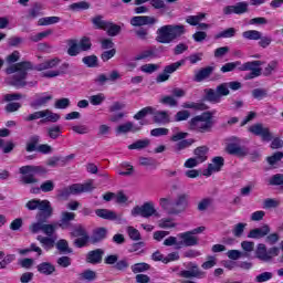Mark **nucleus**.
I'll return each instance as SVG.
<instances>
[{"mask_svg":"<svg viewBox=\"0 0 283 283\" xmlns=\"http://www.w3.org/2000/svg\"><path fill=\"white\" fill-rule=\"evenodd\" d=\"M59 63H61V59L54 57L52 60H48L41 64H38L36 66H34V64H32V62L30 61H22L10 65L6 69V74H13L11 80L9 81V85H12L13 87H25V85L34 87V85H36V82L28 83L25 81V78H28V72H30V70H36V72H43V70H52V67H56Z\"/></svg>","mask_w":283,"mask_h":283,"instance_id":"nucleus-1","label":"nucleus"},{"mask_svg":"<svg viewBox=\"0 0 283 283\" xmlns=\"http://www.w3.org/2000/svg\"><path fill=\"white\" fill-rule=\"evenodd\" d=\"M263 64L264 63L262 61L245 62L244 64H242V62L240 61L229 62L221 67V72L223 74H227V72H233V70H237L238 67L240 72H250L245 74L244 81H251L252 78H258V76H262V67L260 66Z\"/></svg>","mask_w":283,"mask_h":283,"instance_id":"nucleus-2","label":"nucleus"},{"mask_svg":"<svg viewBox=\"0 0 283 283\" xmlns=\"http://www.w3.org/2000/svg\"><path fill=\"white\" fill-rule=\"evenodd\" d=\"M187 34V29L184 24H167L157 30V43H171L180 36Z\"/></svg>","mask_w":283,"mask_h":283,"instance_id":"nucleus-3","label":"nucleus"},{"mask_svg":"<svg viewBox=\"0 0 283 283\" xmlns=\"http://www.w3.org/2000/svg\"><path fill=\"white\" fill-rule=\"evenodd\" d=\"M25 209H28V211H36L38 209L39 212L35 218L41 222H48L54 213V208H52L50 200L31 199L25 203Z\"/></svg>","mask_w":283,"mask_h":283,"instance_id":"nucleus-4","label":"nucleus"},{"mask_svg":"<svg viewBox=\"0 0 283 283\" xmlns=\"http://www.w3.org/2000/svg\"><path fill=\"white\" fill-rule=\"evenodd\" d=\"M188 127L191 132L209 134L213 129V114L211 112H205L201 115L192 117L188 122Z\"/></svg>","mask_w":283,"mask_h":283,"instance_id":"nucleus-5","label":"nucleus"},{"mask_svg":"<svg viewBox=\"0 0 283 283\" xmlns=\"http://www.w3.org/2000/svg\"><path fill=\"white\" fill-rule=\"evenodd\" d=\"M226 151L230 154V156H238L239 158L249 156V148L242 146V140L235 136L227 139Z\"/></svg>","mask_w":283,"mask_h":283,"instance_id":"nucleus-6","label":"nucleus"},{"mask_svg":"<svg viewBox=\"0 0 283 283\" xmlns=\"http://www.w3.org/2000/svg\"><path fill=\"white\" fill-rule=\"evenodd\" d=\"M70 235H71V238H76L73 241V244L77 249H83V247H87V243L90 242V233H87V230L81 223L75 224L72 228Z\"/></svg>","mask_w":283,"mask_h":283,"instance_id":"nucleus-7","label":"nucleus"},{"mask_svg":"<svg viewBox=\"0 0 283 283\" xmlns=\"http://www.w3.org/2000/svg\"><path fill=\"white\" fill-rule=\"evenodd\" d=\"M92 22L98 30H106L108 36H118L120 34V25L103 20V15L95 17Z\"/></svg>","mask_w":283,"mask_h":283,"instance_id":"nucleus-8","label":"nucleus"},{"mask_svg":"<svg viewBox=\"0 0 283 283\" xmlns=\"http://www.w3.org/2000/svg\"><path fill=\"white\" fill-rule=\"evenodd\" d=\"M189 208V195L187 193H178L175 198L171 209L169 211V216H180V213H185Z\"/></svg>","mask_w":283,"mask_h":283,"instance_id":"nucleus-9","label":"nucleus"},{"mask_svg":"<svg viewBox=\"0 0 283 283\" xmlns=\"http://www.w3.org/2000/svg\"><path fill=\"white\" fill-rule=\"evenodd\" d=\"M130 216H133V218H137V216H140L142 218H151V216H158V211H156L154 202L148 201L143 206L134 207L130 211Z\"/></svg>","mask_w":283,"mask_h":283,"instance_id":"nucleus-10","label":"nucleus"},{"mask_svg":"<svg viewBox=\"0 0 283 283\" xmlns=\"http://www.w3.org/2000/svg\"><path fill=\"white\" fill-rule=\"evenodd\" d=\"M249 132L254 136H260L261 139L265 143H271V140H273V133H271L269 127L264 126L262 123L250 126Z\"/></svg>","mask_w":283,"mask_h":283,"instance_id":"nucleus-11","label":"nucleus"},{"mask_svg":"<svg viewBox=\"0 0 283 283\" xmlns=\"http://www.w3.org/2000/svg\"><path fill=\"white\" fill-rule=\"evenodd\" d=\"M178 243L177 248L182 249V247H198L200 239L196 237L191 231L182 232L177 235Z\"/></svg>","mask_w":283,"mask_h":283,"instance_id":"nucleus-12","label":"nucleus"},{"mask_svg":"<svg viewBox=\"0 0 283 283\" xmlns=\"http://www.w3.org/2000/svg\"><path fill=\"white\" fill-rule=\"evenodd\" d=\"M182 65H185V60L165 66L164 72L156 77V83H165V81H169V74H174V72L182 67Z\"/></svg>","mask_w":283,"mask_h":283,"instance_id":"nucleus-13","label":"nucleus"},{"mask_svg":"<svg viewBox=\"0 0 283 283\" xmlns=\"http://www.w3.org/2000/svg\"><path fill=\"white\" fill-rule=\"evenodd\" d=\"M224 167V158L217 156L212 158V163L208 165V168L203 170V176L209 178V176L213 174H218V171H222V168Z\"/></svg>","mask_w":283,"mask_h":283,"instance_id":"nucleus-14","label":"nucleus"},{"mask_svg":"<svg viewBox=\"0 0 283 283\" xmlns=\"http://www.w3.org/2000/svg\"><path fill=\"white\" fill-rule=\"evenodd\" d=\"M116 81H120V73L114 70L108 75H105V73L97 75L94 80V83L103 87L105 83H116Z\"/></svg>","mask_w":283,"mask_h":283,"instance_id":"nucleus-15","label":"nucleus"},{"mask_svg":"<svg viewBox=\"0 0 283 283\" xmlns=\"http://www.w3.org/2000/svg\"><path fill=\"white\" fill-rule=\"evenodd\" d=\"M158 19L149 15H135L130 19L133 28H143V25H156Z\"/></svg>","mask_w":283,"mask_h":283,"instance_id":"nucleus-16","label":"nucleus"},{"mask_svg":"<svg viewBox=\"0 0 283 283\" xmlns=\"http://www.w3.org/2000/svg\"><path fill=\"white\" fill-rule=\"evenodd\" d=\"M249 12V3L248 2H238L234 6H227L223 8V14H244Z\"/></svg>","mask_w":283,"mask_h":283,"instance_id":"nucleus-17","label":"nucleus"},{"mask_svg":"<svg viewBox=\"0 0 283 283\" xmlns=\"http://www.w3.org/2000/svg\"><path fill=\"white\" fill-rule=\"evenodd\" d=\"M216 72V66H206L195 72L193 81L195 83H202L211 77V74Z\"/></svg>","mask_w":283,"mask_h":283,"instance_id":"nucleus-18","label":"nucleus"},{"mask_svg":"<svg viewBox=\"0 0 283 283\" xmlns=\"http://www.w3.org/2000/svg\"><path fill=\"white\" fill-rule=\"evenodd\" d=\"M271 233V227L269 224H263L261 228H254L248 233V238L252 240H262Z\"/></svg>","mask_w":283,"mask_h":283,"instance_id":"nucleus-19","label":"nucleus"},{"mask_svg":"<svg viewBox=\"0 0 283 283\" xmlns=\"http://www.w3.org/2000/svg\"><path fill=\"white\" fill-rule=\"evenodd\" d=\"M103 255H105V250L103 249L92 250L86 254L85 262L87 264H101V262H103Z\"/></svg>","mask_w":283,"mask_h":283,"instance_id":"nucleus-20","label":"nucleus"},{"mask_svg":"<svg viewBox=\"0 0 283 283\" xmlns=\"http://www.w3.org/2000/svg\"><path fill=\"white\" fill-rule=\"evenodd\" d=\"M153 123L156 125H169L171 123V114H169V111H157L154 113Z\"/></svg>","mask_w":283,"mask_h":283,"instance_id":"nucleus-21","label":"nucleus"},{"mask_svg":"<svg viewBox=\"0 0 283 283\" xmlns=\"http://www.w3.org/2000/svg\"><path fill=\"white\" fill-rule=\"evenodd\" d=\"M95 214L97 218H102V220H122L123 213L116 214L114 210L109 209H97L95 210Z\"/></svg>","mask_w":283,"mask_h":283,"instance_id":"nucleus-22","label":"nucleus"},{"mask_svg":"<svg viewBox=\"0 0 283 283\" xmlns=\"http://www.w3.org/2000/svg\"><path fill=\"white\" fill-rule=\"evenodd\" d=\"M19 171L22 174V176H25V174H32L33 176H45V174H48V169H45L43 166H22Z\"/></svg>","mask_w":283,"mask_h":283,"instance_id":"nucleus-23","label":"nucleus"},{"mask_svg":"<svg viewBox=\"0 0 283 283\" xmlns=\"http://www.w3.org/2000/svg\"><path fill=\"white\" fill-rule=\"evenodd\" d=\"M140 126H135L134 122H126L124 124L118 125L115 128V132L118 136H120V134H129V132L136 134V132H140Z\"/></svg>","mask_w":283,"mask_h":283,"instance_id":"nucleus-24","label":"nucleus"},{"mask_svg":"<svg viewBox=\"0 0 283 283\" xmlns=\"http://www.w3.org/2000/svg\"><path fill=\"white\" fill-rule=\"evenodd\" d=\"M75 218L76 213L64 211L61 213V219L57 227H60V229H70L72 227V221L75 220Z\"/></svg>","mask_w":283,"mask_h":283,"instance_id":"nucleus-25","label":"nucleus"},{"mask_svg":"<svg viewBox=\"0 0 283 283\" xmlns=\"http://www.w3.org/2000/svg\"><path fill=\"white\" fill-rule=\"evenodd\" d=\"M107 228L101 227L93 230V234L91 237L92 244H98V242H103L107 238Z\"/></svg>","mask_w":283,"mask_h":283,"instance_id":"nucleus-26","label":"nucleus"},{"mask_svg":"<svg viewBox=\"0 0 283 283\" xmlns=\"http://www.w3.org/2000/svg\"><path fill=\"white\" fill-rule=\"evenodd\" d=\"M180 275L186 277V280H191V277H205V272L197 264H193L190 270L181 271Z\"/></svg>","mask_w":283,"mask_h":283,"instance_id":"nucleus-27","label":"nucleus"},{"mask_svg":"<svg viewBox=\"0 0 283 283\" xmlns=\"http://www.w3.org/2000/svg\"><path fill=\"white\" fill-rule=\"evenodd\" d=\"M94 187H92L91 182L86 184H73L71 185V191L73 196H78L80 193H87L92 191Z\"/></svg>","mask_w":283,"mask_h":283,"instance_id":"nucleus-28","label":"nucleus"},{"mask_svg":"<svg viewBox=\"0 0 283 283\" xmlns=\"http://www.w3.org/2000/svg\"><path fill=\"white\" fill-rule=\"evenodd\" d=\"M97 277L96 271L87 269L77 274V282H94Z\"/></svg>","mask_w":283,"mask_h":283,"instance_id":"nucleus-29","label":"nucleus"},{"mask_svg":"<svg viewBox=\"0 0 283 283\" xmlns=\"http://www.w3.org/2000/svg\"><path fill=\"white\" fill-rule=\"evenodd\" d=\"M36 240L45 251H51V249L56 244V237L38 235Z\"/></svg>","mask_w":283,"mask_h":283,"instance_id":"nucleus-30","label":"nucleus"},{"mask_svg":"<svg viewBox=\"0 0 283 283\" xmlns=\"http://www.w3.org/2000/svg\"><path fill=\"white\" fill-rule=\"evenodd\" d=\"M36 270L42 274V275H53L56 273V266L52 264L51 262H42L38 264Z\"/></svg>","mask_w":283,"mask_h":283,"instance_id":"nucleus-31","label":"nucleus"},{"mask_svg":"<svg viewBox=\"0 0 283 283\" xmlns=\"http://www.w3.org/2000/svg\"><path fill=\"white\" fill-rule=\"evenodd\" d=\"M258 260L262 262H271V256H269V250L264 243H259L255 251Z\"/></svg>","mask_w":283,"mask_h":283,"instance_id":"nucleus-32","label":"nucleus"},{"mask_svg":"<svg viewBox=\"0 0 283 283\" xmlns=\"http://www.w3.org/2000/svg\"><path fill=\"white\" fill-rule=\"evenodd\" d=\"M209 154V147L199 146L193 150L195 159H197L200 164L206 163Z\"/></svg>","mask_w":283,"mask_h":283,"instance_id":"nucleus-33","label":"nucleus"},{"mask_svg":"<svg viewBox=\"0 0 283 283\" xmlns=\"http://www.w3.org/2000/svg\"><path fill=\"white\" fill-rule=\"evenodd\" d=\"M67 54L69 56H78L81 54V46L77 40L71 39L67 41Z\"/></svg>","mask_w":283,"mask_h":283,"instance_id":"nucleus-34","label":"nucleus"},{"mask_svg":"<svg viewBox=\"0 0 283 283\" xmlns=\"http://www.w3.org/2000/svg\"><path fill=\"white\" fill-rule=\"evenodd\" d=\"M55 248L60 253H63L64 255H67L70 253H73L72 248H70V243L65 239H60L55 243Z\"/></svg>","mask_w":283,"mask_h":283,"instance_id":"nucleus-35","label":"nucleus"},{"mask_svg":"<svg viewBox=\"0 0 283 283\" xmlns=\"http://www.w3.org/2000/svg\"><path fill=\"white\" fill-rule=\"evenodd\" d=\"M40 142L41 137L39 135L31 136L27 143L25 151H28L29 154H31L32 151H38L39 147H36V145H39Z\"/></svg>","mask_w":283,"mask_h":283,"instance_id":"nucleus-36","label":"nucleus"},{"mask_svg":"<svg viewBox=\"0 0 283 283\" xmlns=\"http://www.w3.org/2000/svg\"><path fill=\"white\" fill-rule=\"evenodd\" d=\"M205 94H206L205 98L206 101H208V103H220L221 101L217 90L206 88Z\"/></svg>","mask_w":283,"mask_h":283,"instance_id":"nucleus-37","label":"nucleus"},{"mask_svg":"<svg viewBox=\"0 0 283 283\" xmlns=\"http://www.w3.org/2000/svg\"><path fill=\"white\" fill-rule=\"evenodd\" d=\"M184 109H196L199 112H205V109H209V106L205 103H196V102H186L182 104Z\"/></svg>","mask_w":283,"mask_h":283,"instance_id":"nucleus-38","label":"nucleus"},{"mask_svg":"<svg viewBox=\"0 0 283 283\" xmlns=\"http://www.w3.org/2000/svg\"><path fill=\"white\" fill-rule=\"evenodd\" d=\"M193 143H196V140L193 139H182L175 145L174 151L176 154H180L184 149H188V147H191Z\"/></svg>","mask_w":283,"mask_h":283,"instance_id":"nucleus-39","label":"nucleus"},{"mask_svg":"<svg viewBox=\"0 0 283 283\" xmlns=\"http://www.w3.org/2000/svg\"><path fill=\"white\" fill-rule=\"evenodd\" d=\"M49 101H52V95L36 98L35 101L30 103V107H32L33 109H39V107H45Z\"/></svg>","mask_w":283,"mask_h":283,"instance_id":"nucleus-40","label":"nucleus"},{"mask_svg":"<svg viewBox=\"0 0 283 283\" xmlns=\"http://www.w3.org/2000/svg\"><path fill=\"white\" fill-rule=\"evenodd\" d=\"M243 39H248L249 41H260L262 39V32L258 30H249L242 33Z\"/></svg>","mask_w":283,"mask_h":283,"instance_id":"nucleus-41","label":"nucleus"},{"mask_svg":"<svg viewBox=\"0 0 283 283\" xmlns=\"http://www.w3.org/2000/svg\"><path fill=\"white\" fill-rule=\"evenodd\" d=\"M73 12H80V10H90L92 8V4L87 1H80V2H74L71 6H69Z\"/></svg>","mask_w":283,"mask_h":283,"instance_id":"nucleus-42","label":"nucleus"},{"mask_svg":"<svg viewBox=\"0 0 283 283\" xmlns=\"http://www.w3.org/2000/svg\"><path fill=\"white\" fill-rule=\"evenodd\" d=\"M56 229H59V224H56V223H51V224L43 223L42 232L48 238H52V235H54V233H56Z\"/></svg>","mask_w":283,"mask_h":283,"instance_id":"nucleus-43","label":"nucleus"},{"mask_svg":"<svg viewBox=\"0 0 283 283\" xmlns=\"http://www.w3.org/2000/svg\"><path fill=\"white\" fill-rule=\"evenodd\" d=\"M149 139H138L135 143L128 146V149H147V146L150 145Z\"/></svg>","mask_w":283,"mask_h":283,"instance_id":"nucleus-44","label":"nucleus"},{"mask_svg":"<svg viewBox=\"0 0 283 283\" xmlns=\"http://www.w3.org/2000/svg\"><path fill=\"white\" fill-rule=\"evenodd\" d=\"M86 67H98V57L96 55H88L82 59Z\"/></svg>","mask_w":283,"mask_h":283,"instance_id":"nucleus-45","label":"nucleus"},{"mask_svg":"<svg viewBox=\"0 0 283 283\" xmlns=\"http://www.w3.org/2000/svg\"><path fill=\"white\" fill-rule=\"evenodd\" d=\"M154 114V107L147 106L134 115L135 120H143L147 115Z\"/></svg>","mask_w":283,"mask_h":283,"instance_id":"nucleus-46","label":"nucleus"},{"mask_svg":"<svg viewBox=\"0 0 283 283\" xmlns=\"http://www.w3.org/2000/svg\"><path fill=\"white\" fill-rule=\"evenodd\" d=\"M233 36H235V29L229 28L216 34L214 39H233Z\"/></svg>","mask_w":283,"mask_h":283,"instance_id":"nucleus-47","label":"nucleus"},{"mask_svg":"<svg viewBox=\"0 0 283 283\" xmlns=\"http://www.w3.org/2000/svg\"><path fill=\"white\" fill-rule=\"evenodd\" d=\"M44 120L49 123H59L61 120V115L52 113L50 109H44Z\"/></svg>","mask_w":283,"mask_h":283,"instance_id":"nucleus-48","label":"nucleus"},{"mask_svg":"<svg viewBox=\"0 0 283 283\" xmlns=\"http://www.w3.org/2000/svg\"><path fill=\"white\" fill-rule=\"evenodd\" d=\"M61 21L60 17H46L42 18L38 21L39 25H54V23H59Z\"/></svg>","mask_w":283,"mask_h":283,"instance_id":"nucleus-49","label":"nucleus"},{"mask_svg":"<svg viewBox=\"0 0 283 283\" xmlns=\"http://www.w3.org/2000/svg\"><path fill=\"white\" fill-rule=\"evenodd\" d=\"M41 10H43V7L40 3L33 4L29 10V19H36V17H41V14H43Z\"/></svg>","mask_w":283,"mask_h":283,"instance_id":"nucleus-50","label":"nucleus"},{"mask_svg":"<svg viewBox=\"0 0 283 283\" xmlns=\"http://www.w3.org/2000/svg\"><path fill=\"white\" fill-rule=\"evenodd\" d=\"M218 264V259L213 255L207 256V261L201 264V268L205 271H209V269H213Z\"/></svg>","mask_w":283,"mask_h":283,"instance_id":"nucleus-51","label":"nucleus"},{"mask_svg":"<svg viewBox=\"0 0 283 283\" xmlns=\"http://www.w3.org/2000/svg\"><path fill=\"white\" fill-rule=\"evenodd\" d=\"M159 103L163 105H169V107H178V99L171 95L164 96Z\"/></svg>","mask_w":283,"mask_h":283,"instance_id":"nucleus-52","label":"nucleus"},{"mask_svg":"<svg viewBox=\"0 0 283 283\" xmlns=\"http://www.w3.org/2000/svg\"><path fill=\"white\" fill-rule=\"evenodd\" d=\"M48 136H49V138H52V140H56V138H59V136H61V126L56 125V126L49 127Z\"/></svg>","mask_w":283,"mask_h":283,"instance_id":"nucleus-53","label":"nucleus"},{"mask_svg":"<svg viewBox=\"0 0 283 283\" xmlns=\"http://www.w3.org/2000/svg\"><path fill=\"white\" fill-rule=\"evenodd\" d=\"M132 271L133 273H145V271H149V269H151V266L147 263H136L134 265H132Z\"/></svg>","mask_w":283,"mask_h":283,"instance_id":"nucleus-54","label":"nucleus"},{"mask_svg":"<svg viewBox=\"0 0 283 283\" xmlns=\"http://www.w3.org/2000/svg\"><path fill=\"white\" fill-rule=\"evenodd\" d=\"M244 229H247V223H242V222L237 223L232 229V233L234 238H242L244 233Z\"/></svg>","mask_w":283,"mask_h":283,"instance_id":"nucleus-55","label":"nucleus"},{"mask_svg":"<svg viewBox=\"0 0 283 283\" xmlns=\"http://www.w3.org/2000/svg\"><path fill=\"white\" fill-rule=\"evenodd\" d=\"M229 260H240V258H249L248 253H243L239 250H230L227 252Z\"/></svg>","mask_w":283,"mask_h":283,"instance_id":"nucleus-56","label":"nucleus"},{"mask_svg":"<svg viewBox=\"0 0 283 283\" xmlns=\"http://www.w3.org/2000/svg\"><path fill=\"white\" fill-rule=\"evenodd\" d=\"M217 94L219 95V98L222 99V96H229L231 94V91H229V84L222 83L217 86Z\"/></svg>","mask_w":283,"mask_h":283,"instance_id":"nucleus-57","label":"nucleus"},{"mask_svg":"<svg viewBox=\"0 0 283 283\" xmlns=\"http://www.w3.org/2000/svg\"><path fill=\"white\" fill-rule=\"evenodd\" d=\"M20 182H22V185H36L39 179H36L32 174H25L20 178Z\"/></svg>","mask_w":283,"mask_h":283,"instance_id":"nucleus-58","label":"nucleus"},{"mask_svg":"<svg viewBox=\"0 0 283 283\" xmlns=\"http://www.w3.org/2000/svg\"><path fill=\"white\" fill-rule=\"evenodd\" d=\"M252 96L258 101H262V98H266L269 96V92L266 91V88H254L252 91Z\"/></svg>","mask_w":283,"mask_h":283,"instance_id":"nucleus-59","label":"nucleus"},{"mask_svg":"<svg viewBox=\"0 0 283 283\" xmlns=\"http://www.w3.org/2000/svg\"><path fill=\"white\" fill-rule=\"evenodd\" d=\"M70 104H71L70 98L63 97L55 101L54 107L55 109H67V107H70Z\"/></svg>","mask_w":283,"mask_h":283,"instance_id":"nucleus-60","label":"nucleus"},{"mask_svg":"<svg viewBox=\"0 0 283 283\" xmlns=\"http://www.w3.org/2000/svg\"><path fill=\"white\" fill-rule=\"evenodd\" d=\"M191 116V113L187 109L179 111L175 115L176 123H181V120H189V117Z\"/></svg>","mask_w":283,"mask_h":283,"instance_id":"nucleus-61","label":"nucleus"},{"mask_svg":"<svg viewBox=\"0 0 283 283\" xmlns=\"http://www.w3.org/2000/svg\"><path fill=\"white\" fill-rule=\"evenodd\" d=\"M159 205H160L161 209H164V211H167V213H169L171 206H172L171 197L160 198Z\"/></svg>","mask_w":283,"mask_h":283,"instance_id":"nucleus-62","label":"nucleus"},{"mask_svg":"<svg viewBox=\"0 0 283 283\" xmlns=\"http://www.w3.org/2000/svg\"><path fill=\"white\" fill-rule=\"evenodd\" d=\"M283 158V151H276L272 156L268 157L266 160L269 165H277Z\"/></svg>","mask_w":283,"mask_h":283,"instance_id":"nucleus-63","label":"nucleus"},{"mask_svg":"<svg viewBox=\"0 0 283 283\" xmlns=\"http://www.w3.org/2000/svg\"><path fill=\"white\" fill-rule=\"evenodd\" d=\"M127 233H128L130 240L138 241L142 239L140 231H138V229H136L134 227H128Z\"/></svg>","mask_w":283,"mask_h":283,"instance_id":"nucleus-64","label":"nucleus"}]
</instances>
